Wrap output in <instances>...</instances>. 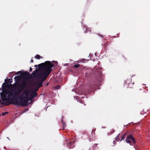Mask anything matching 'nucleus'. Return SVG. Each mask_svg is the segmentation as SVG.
<instances>
[{
    "mask_svg": "<svg viewBox=\"0 0 150 150\" xmlns=\"http://www.w3.org/2000/svg\"><path fill=\"white\" fill-rule=\"evenodd\" d=\"M8 94L7 91H3L1 93V99L5 101L7 100V95Z\"/></svg>",
    "mask_w": 150,
    "mask_h": 150,
    "instance_id": "nucleus-5",
    "label": "nucleus"
},
{
    "mask_svg": "<svg viewBox=\"0 0 150 150\" xmlns=\"http://www.w3.org/2000/svg\"><path fill=\"white\" fill-rule=\"evenodd\" d=\"M60 88V86L59 85H57L56 86V88L57 89L59 88Z\"/></svg>",
    "mask_w": 150,
    "mask_h": 150,
    "instance_id": "nucleus-21",
    "label": "nucleus"
},
{
    "mask_svg": "<svg viewBox=\"0 0 150 150\" xmlns=\"http://www.w3.org/2000/svg\"><path fill=\"white\" fill-rule=\"evenodd\" d=\"M21 91V90L19 89L17 93L16 92H15L13 91H7L8 94H9L11 95L12 96V97L13 98H14V96H16L17 94H19L20 92Z\"/></svg>",
    "mask_w": 150,
    "mask_h": 150,
    "instance_id": "nucleus-6",
    "label": "nucleus"
},
{
    "mask_svg": "<svg viewBox=\"0 0 150 150\" xmlns=\"http://www.w3.org/2000/svg\"><path fill=\"white\" fill-rule=\"evenodd\" d=\"M1 88H0V91H1Z\"/></svg>",
    "mask_w": 150,
    "mask_h": 150,
    "instance_id": "nucleus-32",
    "label": "nucleus"
},
{
    "mask_svg": "<svg viewBox=\"0 0 150 150\" xmlns=\"http://www.w3.org/2000/svg\"><path fill=\"white\" fill-rule=\"evenodd\" d=\"M29 74V73L28 72L26 71V72H25V73H24L23 74V75L24 76H25L26 75H28V74Z\"/></svg>",
    "mask_w": 150,
    "mask_h": 150,
    "instance_id": "nucleus-17",
    "label": "nucleus"
},
{
    "mask_svg": "<svg viewBox=\"0 0 150 150\" xmlns=\"http://www.w3.org/2000/svg\"><path fill=\"white\" fill-rule=\"evenodd\" d=\"M39 65V64H38V66H37V65H35L34 66H35V67H37V66H38V68H38V69H39V67H38V65Z\"/></svg>",
    "mask_w": 150,
    "mask_h": 150,
    "instance_id": "nucleus-25",
    "label": "nucleus"
},
{
    "mask_svg": "<svg viewBox=\"0 0 150 150\" xmlns=\"http://www.w3.org/2000/svg\"><path fill=\"white\" fill-rule=\"evenodd\" d=\"M23 94L22 95V96H23Z\"/></svg>",
    "mask_w": 150,
    "mask_h": 150,
    "instance_id": "nucleus-34",
    "label": "nucleus"
},
{
    "mask_svg": "<svg viewBox=\"0 0 150 150\" xmlns=\"http://www.w3.org/2000/svg\"><path fill=\"white\" fill-rule=\"evenodd\" d=\"M48 85V83H47V84H46L47 86Z\"/></svg>",
    "mask_w": 150,
    "mask_h": 150,
    "instance_id": "nucleus-28",
    "label": "nucleus"
},
{
    "mask_svg": "<svg viewBox=\"0 0 150 150\" xmlns=\"http://www.w3.org/2000/svg\"><path fill=\"white\" fill-rule=\"evenodd\" d=\"M6 85L5 83H3L2 85V90L3 91H5V90L6 91Z\"/></svg>",
    "mask_w": 150,
    "mask_h": 150,
    "instance_id": "nucleus-11",
    "label": "nucleus"
},
{
    "mask_svg": "<svg viewBox=\"0 0 150 150\" xmlns=\"http://www.w3.org/2000/svg\"><path fill=\"white\" fill-rule=\"evenodd\" d=\"M13 100V102L12 104H13L16 105H19L20 104H21L20 102H19L18 100L16 98H15Z\"/></svg>",
    "mask_w": 150,
    "mask_h": 150,
    "instance_id": "nucleus-9",
    "label": "nucleus"
},
{
    "mask_svg": "<svg viewBox=\"0 0 150 150\" xmlns=\"http://www.w3.org/2000/svg\"><path fill=\"white\" fill-rule=\"evenodd\" d=\"M30 95L31 98L36 97L38 96L37 94L33 90L30 91Z\"/></svg>",
    "mask_w": 150,
    "mask_h": 150,
    "instance_id": "nucleus-8",
    "label": "nucleus"
},
{
    "mask_svg": "<svg viewBox=\"0 0 150 150\" xmlns=\"http://www.w3.org/2000/svg\"><path fill=\"white\" fill-rule=\"evenodd\" d=\"M7 96L8 97V98H7V100L8 99H12V96L11 95L9 94H8V95Z\"/></svg>",
    "mask_w": 150,
    "mask_h": 150,
    "instance_id": "nucleus-13",
    "label": "nucleus"
},
{
    "mask_svg": "<svg viewBox=\"0 0 150 150\" xmlns=\"http://www.w3.org/2000/svg\"><path fill=\"white\" fill-rule=\"evenodd\" d=\"M39 69L36 68L35 70L32 73L33 76L37 79L36 80L35 84L37 86L33 90L36 92L39 88L42 86V84L47 78L52 69L54 66L53 64L50 61H46L45 62L39 64Z\"/></svg>",
    "mask_w": 150,
    "mask_h": 150,
    "instance_id": "nucleus-1",
    "label": "nucleus"
},
{
    "mask_svg": "<svg viewBox=\"0 0 150 150\" xmlns=\"http://www.w3.org/2000/svg\"><path fill=\"white\" fill-rule=\"evenodd\" d=\"M88 31H90V32H91V30H90L89 29H86V30L84 31V33H87L88 32Z\"/></svg>",
    "mask_w": 150,
    "mask_h": 150,
    "instance_id": "nucleus-18",
    "label": "nucleus"
},
{
    "mask_svg": "<svg viewBox=\"0 0 150 150\" xmlns=\"http://www.w3.org/2000/svg\"><path fill=\"white\" fill-rule=\"evenodd\" d=\"M141 113L142 114H143V113L142 112H141Z\"/></svg>",
    "mask_w": 150,
    "mask_h": 150,
    "instance_id": "nucleus-29",
    "label": "nucleus"
},
{
    "mask_svg": "<svg viewBox=\"0 0 150 150\" xmlns=\"http://www.w3.org/2000/svg\"><path fill=\"white\" fill-rule=\"evenodd\" d=\"M14 79L15 81H16L15 83H18L20 81L21 78L19 76H17L14 77Z\"/></svg>",
    "mask_w": 150,
    "mask_h": 150,
    "instance_id": "nucleus-10",
    "label": "nucleus"
},
{
    "mask_svg": "<svg viewBox=\"0 0 150 150\" xmlns=\"http://www.w3.org/2000/svg\"><path fill=\"white\" fill-rule=\"evenodd\" d=\"M125 140L127 143L129 144L130 145H132V142H133L134 144L135 143V139L131 135L128 136Z\"/></svg>",
    "mask_w": 150,
    "mask_h": 150,
    "instance_id": "nucleus-4",
    "label": "nucleus"
},
{
    "mask_svg": "<svg viewBox=\"0 0 150 150\" xmlns=\"http://www.w3.org/2000/svg\"><path fill=\"white\" fill-rule=\"evenodd\" d=\"M35 58L37 59H39L40 58H42V57H41L40 55L38 54H37L35 57Z\"/></svg>",
    "mask_w": 150,
    "mask_h": 150,
    "instance_id": "nucleus-12",
    "label": "nucleus"
},
{
    "mask_svg": "<svg viewBox=\"0 0 150 150\" xmlns=\"http://www.w3.org/2000/svg\"><path fill=\"white\" fill-rule=\"evenodd\" d=\"M144 110H143V112H144Z\"/></svg>",
    "mask_w": 150,
    "mask_h": 150,
    "instance_id": "nucleus-33",
    "label": "nucleus"
},
{
    "mask_svg": "<svg viewBox=\"0 0 150 150\" xmlns=\"http://www.w3.org/2000/svg\"><path fill=\"white\" fill-rule=\"evenodd\" d=\"M62 122H63V120H62Z\"/></svg>",
    "mask_w": 150,
    "mask_h": 150,
    "instance_id": "nucleus-31",
    "label": "nucleus"
},
{
    "mask_svg": "<svg viewBox=\"0 0 150 150\" xmlns=\"http://www.w3.org/2000/svg\"><path fill=\"white\" fill-rule=\"evenodd\" d=\"M95 86L94 85L93 86H91V87H90V88H93L94 87H95Z\"/></svg>",
    "mask_w": 150,
    "mask_h": 150,
    "instance_id": "nucleus-27",
    "label": "nucleus"
},
{
    "mask_svg": "<svg viewBox=\"0 0 150 150\" xmlns=\"http://www.w3.org/2000/svg\"><path fill=\"white\" fill-rule=\"evenodd\" d=\"M70 139H68L66 140V142L70 147V148H73L74 147L75 145L74 144V142L70 141Z\"/></svg>",
    "mask_w": 150,
    "mask_h": 150,
    "instance_id": "nucleus-7",
    "label": "nucleus"
},
{
    "mask_svg": "<svg viewBox=\"0 0 150 150\" xmlns=\"http://www.w3.org/2000/svg\"><path fill=\"white\" fill-rule=\"evenodd\" d=\"M10 103H9V102H8V103H6V104H5V105H10Z\"/></svg>",
    "mask_w": 150,
    "mask_h": 150,
    "instance_id": "nucleus-22",
    "label": "nucleus"
},
{
    "mask_svg": "<svg viewBox=\"0 0 150 150\" xmlns=\"http://www.w3.org/2000/svg\"><path fill=\"white\" fill-rule=\"evenodd\" d=\"M26 82L25 81L23 82L21 84H19L18 83H15L13 85L11 84V86H13L15 87H18L19 88H21L23 89L25 87H26Z\"/></svg>",
    "mask_w": 150,
    "mask_h": 150,
    "instance_id": "nucleus-3",
    "label": "nucleus"
},
{
    "mask_svg": "<svg viewBox=\"0 0 150 150\" xmlns=\"http://www.w3.org/2000/svg\"><path fill=\"white\" fill-rule=\"evenodd\" d=\"M125 135L123 136L121 138V140L125 138Z\"/></svg>",
    "mask_w": 150,
    "mask_h": 150,
    "instance_id": "nucleus-23",
    "label": "nucleus"
},
{
    "mask_svg": "<svg viewBox=\"0 0 150 150\" xmlns=\"http://www.w3.org/2000/svg\"><path fill=\"white\" fill-rule=\"evenodd\" d=\"M29 70L30 71H31L32 70V69L31 67L30 68Z\"/></svg>",
    "mask_w": 150,
    "mask_h": 150,
    "instance_id": "nucleus-26",
    "label": "nucleus"
},
{
    "mask_svg": "<svg viewBox=\"0 0 150 150\" xmlns=\"http://www.w3.org/2000/svg\"><path fill=\"white\" fill-rule=\"evenodd\" d=\"M7 113H8V112H3L2 113V115H5L7 114Z\"/></svg>",
    "mask_w": 150,
    "mask_h": 150,
    "instance_id": "nucleus-16",
    "label": "nucleus"
},
{
    "mask_svg": "<svg viewBox=\"0 0 150 150\" xmlns=\"http://www.w3.org/2000/svg\"><path fill=\"white\" fill-rule=\"evenodd\" d=\"M21 73V71H18L17 74H16L15 75H18L20 73Z\"/></svg>",
    "mask_w": 150,
    "mask_h": 150,
    "instance_id": "nucleus-20",
    "label": "nucleus"
},
{
    "mask_svg": "<svg viewBox=\"0 0 150 150\" xmlns=\"http://www.w3.org/2000/svg\"><path fill=\"white\" fill-rule=\"evenodd\" d=\"M33 60L32 59H31V60H30V63H33Z\"/></svg>",
    "mask_w": 150,
    "mask_h": 150,
    "instance_id": "nucleus-24",
    "label": "nucleus"
},
{
    "mask_svg": "<svg viewBox=\"0 0 150 150\" xmlns=\"http://www.w3.org/2000/svg\"><path fill=\"white\" fill-rule=\"evenodd\" d=\"M24 93L25 94V96L20 98L21 105L22 106L26 105L29 100L28 94V91L27 90L25 91Z\"/></svg>",
    "mask_w": 150,
    "mask_h": 150,
    "instance_id": "nucleus-2",
    "label": "nucleus"
},
{
    "mask_svg": "<svg viewBox=\"0 0 150 150\" xmlns=\"http://www.w3.org/2000/svg\"><path fill=\"white\" fill-rule=\"evenodd\" d=\"M80 66V64H75L74 65V68H78V67H79Z\"/></svg>",
    "mask_w": 150,
    "mask_h": 150,
    "instance_id": "nucleus-15",
    "label": "nucleus"
},
{
    "mask_svg": "<svg viewBox=\"0 0 150 150\" xmlns=\"http://www.w3.org/2000/svg\"><path fill=\"white\" fill-rule=\"evenodd\" d=\"M102 74V71L100 69L98 70V71L97 74L99 76H100Z\"/></svg>",
    "mask_w": 150,
    "mask_h": 150,
    "instance_id": "nucleus-14",
    "label": "nucleus"
},
{
    "mask_svg": "<svg viewBox=\"0 0 150 150\" xmlns=\"http://www.w3.org/2000/svg\"><path fill=\"white\" fill-rule=\"evenodd\" d=\"M1 99H0V103H1Z\"/></svg>",
    "mask_w": 150,
    "mask_h": 150,
    "instance_id": "nucleus-30",
    "label": "nucleus"
},
{
    "mask_svg": "<svg viewBox=\"0 0 150 150\" xmlns=\"http://www.w3.org/2000/svg\"><path fill=\"white\" fill-rule=\"evenodd\" d=\"M8 82L10 83H11L12 82V79H8Z\"/></svg>",
    "mask_w": 150,
    "mask_h": 150,
    "instance_id": "nucleus-19",
    "label": "nucleus"
}]
</instances>
